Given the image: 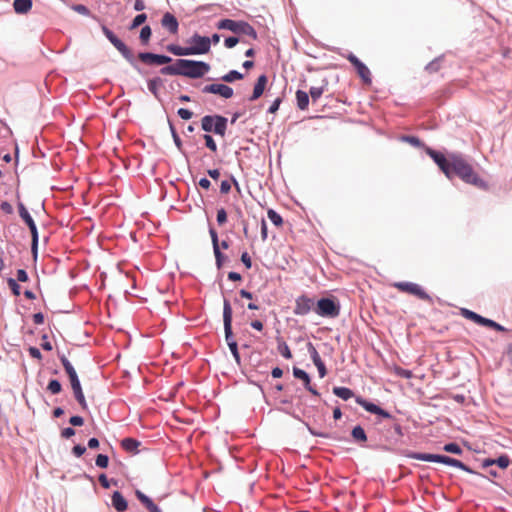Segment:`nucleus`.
Segmentation results:
<instances>
[{"instance_id": "obj_53", "label": "nucleus", "mask_w": 512, "mask_h": 512, "mask_svg": "<svg viewBox=\"0 0 512 512\" xmlns=\"http://www.w3.org/2000/svg\"><path fill=\"white\" fill-rule=\"evenodd\" d=\"M177 114L179 115V117L183 120H189L192 118L193 116V113L188 110V109H185V108H180L177 112Z\"/></svg>"}, {"instance_id": "obj_19", "label": "nucleus", "mask_w": 512, "mask_h": 512, "mask_svg": "<svg viewBox=\"0 0 512 512\" xmlns=\"http://www.w3.org/2000/svg\"><path fill=\"white\" fill-rule=\"evenodd\" d=\"M267 77L266 75H260L257 79V82L254 86L253 93L250 97V101L257 100L264 92L266 84H267Z\"/></svg>"}, {"instance_id": "obj_26", "label": "nucleus", "mask_w": 512, "mask_h": 512, "mask_svg": "<svg viewBox=\"0 0 512 512\" xmlns=\"http://www.w3.org/2000/svg\"><path fill=\"white\" fill-rule=\"evenodd\" d=\"M167 50L176 56L191 55L189 47H181L178 45L171 44L167 46Z\"/></svg>"}, {"instance_id": "obj_29", "label": "nucleus", "mask_w": 512, "mask_h": 512, "mask_svg": "<svg viewBox=\"0 0 512 512\" xmlns=\"http://www.w3.org/2000/svg\"><path fill=\"white\" fill-rule=\"evenodd\" d=\"M461 315L466 318V319H469L477 324L480 325L481 323V320H482V316L469 310V309H466V308H462L461 309Z\"/></svg>"}, {"instance_id": "obj_36", "label": "nucleus", "mask_w": 512, "mask_h": 512, "mask_svg": "<svg viewBox=\"0 0 512 512\" xmlns=\"http://www.w3.org/2000/svg\"><path fill=\"white\" fill-rule=\"evenodd\" d=\"M30 229L32 236V251L35 253L38 245V231L35 222L27 225Z\"/></svg>"}, {"instance_id": "obj_27", "label": "nucleus", "mask_w": 512, "mask_h": 512, "mask_svg": "<svg viewBox=\"0 0 512 512\" xmlns=\"http://www.w3.org/2000/svg\"><path fill=\"white\" fill-rule=\"evenodd\" d=\"M140 443L133 438H125L121 442V446L128 452H135Z\"/></svg>"}, {"instance_id": "obj_46", "label": "nucleus", "mask_w": 512, "mask_h": 512, "mask_svg": "<svg viewBox=\"0 0 512 512\" xmlns=\"http://www.w3.org/2000/svg\"><path fill=\"white\" fill-rule=\"evenodd\" d=\"M146 19H147V16L144 13L137 15L133 19L130 29H135L138 26L142 25L146 21Z\"/></svg>"}, {"instance_id": "obj_21", "label": "nucleus", "mask_w": 512, "mask_h": 512, "mask_svg": "<svg viewBox=\"0 0 512 512\" xmlns=\"http://www.w3.org/2000/svg\"><path fill=\"white\" fill-rule=\"evenodd\" d=\"M111 501H112V506L118 512H124L128 507V503H127L126 499L119 491H115L112 494Z\"/></svg>"}, {"instance_id": "obj_14", "label": "nucleus", "mask_w": 512, "mask_h": 512, "mask_svg": "<svg viewBox=\"0 0 512 512\" xmlns=\"http://www.w3.org/2000/svg\"><path fill=\"white\" fill-rule=\"evenodd\" d=\"M138 59L147 65H163L170 63L172 59L166 55H159L149 52H141L138 54Z\"/></svg>"}, {"instance_id": "obj_28", "label": "nucleus", "mask_w": 512, "mask_h": 512, "mask_svg": "<svg viewBox=\"0 0 512 512\" xmlns=\"http://www.w3.org/2000/svg\"><path fill=\"white\" fill-rule=\"evenodd\" d=\"M60 361H61V363L64 367V370L67 373L69 379L72 377L78 376L75 368L73 367V365L70 363V361L65 356H61Z\"/></svg>"}, {"instance_id": "obj_1", "label": "nucleus", "mask_w": 512, "mask_h": 512, "mask_svg": "<svg viewBox=\"0 0 512 512\" xmlns=\"http://www.w3.org/2000/svg\"><path fill=\"white\" fill-rule=\"evenodd\" d=\"M451 161L449 176H447L449 179L457 176L467 184L480 189L487 188L485 181L479 177L472 165L463 156L453 154Z\"/></svg>"}, {"instance_id": "obj_37", "label": "nucleus", "mask_w": 512, "mask_h": 512, "mask_svg": "<svg viewBox=\"0 0 512 512\" xmlns=\"http://www.w3.org/2000/svg\"><path fill=\"white\" fill-rule=\"evenodd\" d=\"M268 218L271 220V222L277 226L280 227L283 224L282 217L273 209H269L267 212Z\"/></svg>"}, {"instance_id": "obj_43", "label": "nucleus", "mask_w": 512, "mask_h": 512, "mask_svg": "<svg viewBox=\"0 0 512 512\" xmlns=\"http://www.w3.org/2000/svg\"><path fill=\"white\" fill-rule=\"evenodd\" d=\"M441 61H442V58L434 59L433 61H431L430 63L427 64L426 70L429 73L437 72L440 69V67H441Z\"/></svg>"}, {"instance_id": "obj_32", "label": "nucleus", "mask_w": 512, "mask_h": 512, "mask_svg": "<svg viewBox=\"0 0 512 512\" xmlns=\"http://www.w3.org/2000/svg\"><path fill=\"white\" fill-rule=\"evenodd\" d=\"M18 211L20 217L27 225L34 222L33 218L31 217V215L29 214L28 210L22 202L18 203Z\"/></svg>"}, {"instance_id": "obj_25", "label": "nucleus", "mask_w": 512, "mask_h": 512, "mask_svg": "<svg viewBox=\"0 0 512 512\" xmlns=\"http://www.w3.org/2000/svg\"><path fill=\"white\" fill-rule=\"evenodd\" d=\"M333 393L343 400H349L354 395L353 391L347 387H334Z\"/></svg>"}, {"instance_id": "obj_16", "label": "nucleus", "mask_w": 512, "mask_h": 512, "mask_svg": "<svg viewBox=\"0 0 512 512\" xmlns=\"http://www.w3.org/2000/svg\"><path fill=\"white\" fill-rule=\"evenodd\" d=\"M69 381H70L71 388H72L75 399L77 400V402L79 403L81 408L83 410H86L88 405H87V402H86V399H85V396H84V393L82 390V386H81L79 377L78 376L72 377L69 379Z\"/></svg>"}, {"instance_id": "obj_18", "label": "nucleus", "mask_w": 512, "mask_h": 512, "mask_svg": "<svg viewBox=\"0 0 512 512\" xmlns=\"http://www.w3.org/2000/svg\"><path fill=\"white\" fill-rule=\"evenodd\" d=\"M161 24L164 28H166L172 34H175L178 31V25H179L178 21H177L176 17L169 12H167L163 15Z\"/></svg>"}, {"instance_id": "obj_39", "label": "nucleus", "mask_w": 512, "mask_h": 512, "mask_svg": "<svg viewBox=\"0 0 512 512\" xmlns=\"http://www.w3.org/2000/svg\"><path fill=\"white\" fill-rule=\"evenodd\" d=\"M393 371H394L395 375H397V376H399L401 378L411 379L413 377L412 371L404 369V368L399 367V366H395Z\"/></svg>"}, {"instance_id": "obj_55", "label": "nucleus", "mask_w": 512, "mask_h": 512, "mask_svg": "<svg viewBox=\"0 0 512 512\" xmlns=\"http://www.w3.org/2000/svg\"><path fill=\"white\" fill-rule=\"evenodd\" d=\"M213 250H214V255H215V259H216V264H217L218 268H220L222 266L224 255L221 253L220 248H215Z\"/></svg>"}, {"instance_id": "obj_33", "label": "nucleus", "mask_w": 512, "mask_h": 512, "mask_svg": "<svg viewBox=\"0 0 512 512\" xmlns=\"http://www.w3.org/2000/svg\"><path fill=\"white\" fill-rule=\"evenodd\" d=\"M356 401L359 405H361L366 411H368L370 413L374 414L375 412H377L379 410L378 405L368 402L364 399L358 398Z\"/></svg>"}, {"instance_id": "obj_30", "label": "nucleus", "mask_w": 512, "mask_h": 512, "mask_svg": "<svg viewBox=\"0 0 512 512\" xmlns=\"http://www.w3.org/2000/svg\"><path fill=\"white\" fill-rule=\"evenodd\" d=\"M244 75L236 70H231L221 77V80L227 83H232L236 80L243 79Z\"/></svg>"}, {"instance_id": "obj_12", "label": "nucleus", "mask_w": 512, "mask_h": 512, "mask_svg": "<svg viewBox=\"0 0 512 512\" xmlns=\"http://www.w3.org/2000/svg\"><path fill=\"white\" fill-rule=\"evenodd\" d=\"M315 302L312 298L306 295H301L295 300L294 314L299 316H305L315 309Z\"/></svg>"}, {"instance_id": "obj_3", "label": "nucleus", "mask_w": 512, "mask_h": 512, "mask_svg": "<svg viewBox=\"0 0 512 512\" xmlns=\"http://www.w3.org/2000/svg\"><path fill=\"white\" fill-rule=\"evenodd\" d=\"M407 457L421 461L443 463L467 472H471V470L463 462L444 455L410 452L409 454H407Z\"/></svg>"}, {"instance_id": "obj_15", "label": "nucleus", "mask_w": 512, "mask_h": 512, "mask_svg": "<svg viewBox=\"0 0 512 512\" xmlns=\"http://www.w3.org/2000/svg\"><path fill=\"white\" fill-rule=\"evenodd\" d=\"M202 91L203 93L217 94L226 99L231 98L234 94L233 89L228 85L216 83L204 86Z\"/></svg>"}, {"instance_id": "obj_59", "label": "nucleus", "mask_w": 512, "mask_h": 512, "mask_svg": "<svg viewBox=\"0 0 512 512\" xmlns=\"http://www.w3.org/2000/svg\"><path fill=\"white\" fill-rule=\"evenodd\" d=\"M1 210L6 214H12L13 213V207L9 202L3 201L0 204Z\"/></svg>"}, {"instance_id": "obj_51", "label": "nucleus", "mask_w": 512, "mask_h": 512, "mask_svg": "<svg viewBox=\"0 0 512 512\" xmlns=\"http://www.w3.org/2000/svg\"><path fill=\"white\" fill-rule=\"evenodd\" d=\"M228 346H229V349H230L233 357L235 358L236 362L240 363V355L238 352L237 342H231V343H229Z\"/></svg>"}, {"instance_id": "obj_58", "label": "nucleus", "mask_w": 512, "mask_h": 512, "mask_svg": "<svg viewBox=\"0 0 512 512\" xmlns=\"http://www.w3.org/2000/svg\"><path fill=\"white\" fill-rule=\"evenodd\" d=\"M69 423L72 425V426H82L83 423H84V419L81 417V416H72L70 419H69Z\"/></svg>"}, {"instance_id": "obj_23", "label": "nucleus", "mask_w": 512, "mask_h": 512, "mask_svg": "<svg viewBox=\"0 0 512 512\" xmlns=\"http://www.w3.org/2000/svg\"><path fill=\"white\" fill-rule=\"evenodd\" d=\"M297 107L304 111L307 110L309 105V94L303 90L296 91Z\"/></svg>"}, {"instance_id": "obj_50", "label": "nucleus", "mask_w": 512, "mask_h": 512, "mask_svg": "<svg viewBox=\"0 0 512 512\" xmlns=\"http://www.w3.org/2000/svg\"><path fill=\"white\" fill-rule=\"evenodd\" d=\"M279 351L284 358H286V359L292 358V353L286 343H283L282 345L279 346Z\"/></svg>"}, {"instance_id": "obj_62", "label": "nucleus", "mask_w": 512, "mask_h": 512, "mask_svg": "<svg viewBox=\"0 0 512 512\" xmlns=\"http://www.w3.org/2000/svg\"><path fill=\"white\" fill-rule=\"evenodd\" d=\"M75 435V430L71 427H67V428H64L62 431H61V436L63 438H70L72 436Z\"/></svg>"}, {"instance_id": "obj_10", "label": "nucleus", "mask_w": 512, "mask_h": 512, "mask_svg": "<svg viewBox=\"0 0 512 512\" xmlns=\"http://www.w3.org/2000/svg\"><path fill=\"white\" fill-rule=\"evenodd\" d=\"M223 323H224V331H225V339L227 344L231 342H236L233 337L232 332V307L230 302L227 299H224L223 302Z\"/></svg>"}, {"instance_id": "obj_47", "label": "nucleus", "mask_w": 512, "mask_h": 512, "mask_svg": "<svg viewBox=\"0 0 512 512\" xmlns=\"http://www.w3.org/2000/svg\"><path fill=\"white\" fill-rule=\"evenodd\" d=\"M495 464L497 466H499L500 468L505 469L509 466L510 459L507 455H502V456L498 457L497 459H495Z\"/></svg>"}, {"instance_id": "obj_20", "label": "nucleus", "mask_w": 512, "mask_h": 512, "mask_svg": "<svg viewBox=\"0 0 512 512\" xmlns=\"http://www.w3.org/2000/svg\"><path fill=\"white\" fill-rule=\"evenodd\" d=\"M135 495L137 499L146 507L149 512H162L156 504L146 496L142 491L136 490Z\"/></svg>"}, {"instance_id": "obj_2", "label": "nucleus", "mask_w": 512, "mask_h": 512, "mask_svg": "<svg viewBox=\"0 0 512 512\" xmlns=\"http://www.w3.org/2000/svg\"><path fill=\"white\" fill-rule=\"evenodd\" d=\"M210 70L209 64L202 61L178 59L172 65L160 70L163 75H182L189 78H200Z\"/></svg>"}, {"instance_id": "obj_8", "label": "nucleus", "mask_w": 512, "mask_h": 512, "mask_svg": "<svg viewBox=\"0 0 512 512\" xmlns=\"http://www.w3.org/2000/svg\"><path fill=\"white\" fill-rule=\"evenodd\" d=\"M187 43L190 44L188 47L191 55L206 54L210 51L211 40L209 37L194 34L187 40Z\"/></svg>"}, {"instance_id": "obj_61", "label": "nucleus", "mask_w": 512, "mask_h": 512, "mask_svg": "<svg viewBox=\"0 0 512 512\" xmlns=\"http://www.w3.org/2000/svg\"><path fill=\"white\" fill-rule=\"evenodd\" d=\"M405 141L410 143L411 145L415 146V147H420L421 146V141L419 138L417 137H414V136H407L405 137Z\"/></svg>"}, {"instance_id": "obj_60", "label": "nucleus", "mask_w": 512, "mask_h": 512, "mask_svg": "<svg viewBox=\"0 0 512 512\" xmlns=\"http://www.w3.org/2000/svg\"><path fill=\"white\" fill-rule=\"evenodd\" d=\"M28 279H29L28 274L24 269L17 270V280L16 281L26 282V281H28Z\"/></svg>"}, {"instance_id": "obj_31", "label": "nucleus", "mask_w": 512, "mask_h": 512, "mask_svg": "<svg viewBox=\"0 0 512 512\" xmlns=\"http://www.w3.org/2000/svg\"><path fill=\"white\" fill-rule=\"evenodd\" d=\"M351 434L356 442L362 443L367 440L366 433L361 426L354 427Z\"/></svg>"}, {"instance_id": "obj_17", "label": "nucleus", "mask_w": 512, "mask_h": 512, "mask_svg": "<svg viewBox=\"0 0 512 512\" xmlns=\"http://www.w3.org/2000/svg\"><path fill=\"white\" fill-rule=\"evenodd\" d=\"M308 352L311 356V359L314 363V365L317 367L320 378H324L327 374V370L325 367L324 362L322 361L321 357L319 356V353L317 352L316 348L313 346L312 343H308Z\"/></svg>"}, {"instance_id": "obj_13", "label": "nucleus", "mask_w": 512, "mask_h": 512, "mask_svg": "<svg viewBox=\"0 0 512 512\" xmlns=\"http://www.w3.org/2000/svg\"><path fill=\"white\" fill-rule=\"evenodd\" d=\"M347 60L355 67L357 74L363 80V82L370 84L371 73L369 68L352 53L347 56Z\"/></svg>"}, {"instance_id": "obj_40", "label": "nucleus", "mask_w": 512, "mask_h": 512, "mask_svg": "<svg viewBox=\"0 0 512 512\" xmlns=\"http://www.w3.org/2000/svg\"><path fill=\"white\" fill-rule=\"evenodd\" d=\"M443 450L448 453L460 455L462 453L461 447L457 443H448L443 446Z\"/></svg>"}, {"instance_id": "obj_44", "label": "nucleus", "mask_w": 512, "mask_h": 512, "mask_svg": "<svg viewBox=\"0 0 512 512\" xmlns=\"http://www.w3.org/2000/svg\"><path fill=\"white\" fill-rule=\"evenodd\" d=\"M152 31L149 26H144L140 31V40L146 44L150 37H151Z\"/></svg>"}, {"instance_id": "obj_41", "label": "nucleus", "mask_w": 512, "mask_h": 512, "mask_svg": "<svg viewBox=\"0 0 512 512\" xmlns=\"http://www.w3.org/2000/svg\"><path fill=\"white\" fill-rule=\"evenodd\" d=\"M47 389L52 393V394H58L61 392L62 390V385L61 383L56 380V379H52L49 381L48 383V386H47Z\"/></svg>"}, {"instance_id": "obj_9", "label": "nucleus", "mask_w": 512, "mask_h": 512, "mask_svg": "<svg viewBox=\"0 0 512 512\" xmlns=\"http://www.w3.org/2000/svg\"><path fill=\"white\" fill-rule=\"evenodd\" d=\"M393 287L398 289L400 292L408 293L416 296L423 301H431L430 295L418 284L412 282H396Z\"/></svg>"}, {"instance_id": "obj_7", "label": "nucleus", "mask_w": 512, "mask_h": 512, "mask_svg": "<svg viewBox=\"0 0 512 512\" xmlns=\"http://www.w3.org/2000/svg\"><path fill=\"white\" fill-rule=\"evenodd\" d=\"M104 35L113 44V46L122 54V56L132 65L135 63L134 54L110 29L102 27Z\"/></svg>"}, {"instance_id": "obj_54", "label": "nucleus", "mask_w": 512, "mask_h": 512, "mask_svg": "<svg viewBox=\"0 0 512 512\" xmlns=\"http://www.w3.org/2000/svg\"><path fill=\"white\" fill-rule=\"evenodd\" d=\"M209 233H210V236H211V240H212V244H213V249L220 248L219 241H218V235H217L216 231L213 228H210L209 229Z\"/></svg>"}, {"instance_id": "obj_6", "label": "nucleus", "mask_w": 512, "mask_h": 512, "mask_svg": "<svg viewBox=\"0 0 512 512\" xmlns=\"http://www.w3.org/2000/svg\"><path fill=\"white\" fill-rule=\"evenodd\" d=\"M314 311L321 317L336 318L340 314V305L332 298H322L316 303Z\"/></svg>"}, {"instance_id": "obj_4", "label": "nucleus", "mask_w": 512, "mask_h": 512, "mask_svg": "<svg viewBox=\"0 0 512 512\" xmlns=\"http://www.w3.org/2000/svg\"><path fill=\"white\" fill-rule=\"evenodd\" d=\"M218 29H226L235 34H242L249 36L253 40L257 39L256 30L247 22L235 21L231 19H222L217 24Z\"/></svg>"}, {"instance_id": "obj_49", "label": "nucleus", "mask_w": 512, "mask_h": 512, "mask_svg": "<svg viewBox=\"0 0 512 512\" xmlns=\"http://www.w3.org/2000/svg\"><path fill=\"white\" fill-rule=\"evenodd\" d=\"M7 283H8L9 288L12 290L13 294L15 296H19L20 295V286L18 285L17 281L13 278H9Z\"/></svg>"}, {"instance_id": "obj_38", "label": "nucleus", "mask_w": 512, "mask_h": 512, "mask_svg": "<svg viewBox=\"0 0 512 512\" xmlns=\"http://www.w3.org/2000/svg\"><path fill=\"white\" fill-rule=\"evenodd\" d=\"M162 85V79L159 77L150 79L148 81V89L151 93H153L155 96H157L158 88Z\"/></svg>"}, {"instance_id": "obj_52", "label": "nucleus", "mask_w": 512, "mask_h": 512, "mask_svg": "<svg viewBox=\"0 0 512 512\" xmlns=\"http://www.w3.org/2000/svg\"><path fill=\"white\" fill-rule=\"evenodd\" d=\"M227 221V213L224 208L217 211V222L219 225L225 224Z\"/></svg>"}, {"instance_id": "obj_11", "label": "nucleus", "mask_w": 512, "mask_h": 512, "mask_svg": "<svg viewBox=\"0 0 512 512\" xmlns=\"http://www.w3.org/2000/svg\"><path fill=\"white\" fill-rule=\"evenodd\" d=\"M426 153L434 160V162L438 165L440 170L446 175L449 176L451 160L453 154H449L448 156L443 155L440 152H437L431 148H426Z\"/></svg>"}, {"instance_id": "obj_34", "label": "nucleus", "mask_w": 512, "mask_h": 512, "mask_svg": "<svg viewBox=\"0 0 512 512\" xmlns=\"http://www.w3.org/2000/svg\"><path fill=\"white\" fill-rule=\"evenodd\" d=\"M293 375L295 378L302 380L304 382L305 386H308V384L310 383L309 375L304 370H302L300 368L294 367Z\"/></svg>"}, {"instance_id": "obj_57", "label": "nucleus", "mask_w": 512, "mask_h": 512, "mask_svg": "<svg viewBox=\"0 0 512 512\" xmlns=\"http://www.w3.org/2000/svg\"><path fill=\"white\" fill-rule=\"evenodd\" d=\"M239 43V38L237 37H228L225 39L224 44L227 48H233Z\"/></svg>"}, {"instance_id": "obj_35", "label": "nucleus", "mask_w": 512, "mask_h": 512, "mask_svg": "<svg viewBox=\"0 0 512 512\" xmlns=\"http://www.w3.org/2000/svg\"><path fill=\"white\" fill-rule=\"evenodd\" d=\"M30 229L32 236V251L35 253L38 245V231L35 222L27 225Z\"/></svg>"}, {"instance_id": "obj_64", "label": "nucleus", "mask_w": 512, "mask_h": 512, "mask_svg": "<svg viewBox=\"0 0 512 512\" xmlns=\"http://www.w3.org/2000/svg\"><path fill=\"white\" fill-rule=\"evenodd\" d=\"M29 354H30L31 357H33L35 359H39L40 360L42 358L41 352L36 347H30L29 348Z\"/></svg>"}, {"instance_id": "obj_56", "label": "nucleus", "mask_w": 512, "mask_h": 512, "mask_svg": "<svg viewBox=\"0 0 512 512\" xmlns=\"http://www.w3.org/2000/svg\"><path fill=\"white\" fill-rule=\"evenodd\" d=\"M241 261L242 263L245 265V267L247 269H250L251 266H252V261H251V257L249 256V254L247 252H243L242 255H241Z\"/></svg>"}, {"instance_id": "obj_42", "label": "nucleus", "mask_w": 512, "mask_h": 512, "mask_svg": "<svg viewBox=\"0 0 512 512\" xmlns=\"http://www.w3.org/2000/svg\"><path fill=\"white\" fill-rule=\"evenodd\" d=\"M480 325L486 326V327H489V328H493V329H495L497 331H503L504 330V328L500 324L496 323L493 320L484 318V317H482Z\"/></svg>"}, {"instance_id": "obj_45", "label": "nucleus", "mask_w": 512, "mask_h": 512, "mask_svg": "<svg viewBox=\"0 0 512 512\" xmlns=\"http://www.w3.org/2000/svg\"><path fill=\"white\" fill-rule=\"evenodd\" d=\"M203 138L205 140L206 147L210 149L212 152H217V145L212 136L209 134H205Z\"/></svg>"}, {"instance_id": "obj_63", "label": "nucleus", "mask_w": 512, "mask_h": 512, "mask_svg": "<svg viewBox=\"0 0 512 512\" xmlns=\"http://www.w3.org/2000/svg\"><path fill=\"white\" fill-rule=\"evenodd\" d=\"M86 452V448L82 445H76L73 447V453L77 457H81Z\"/></svg>"}, {"instance_id": "obj_48", "label": "nucleus", "mask_w": 512, "mask_h": 512, "mask_svg": "<svg viewBox=\"0 0 512 512\" xmlns=\"http://www.w3.org/2000/svg\"><path fill=\"white\" fill-rule=\"evenodd\" d=\"M95 462L98 467L107 468L108 463H109V458H108V456H106L104 454H99V455H97Z\"/></svg>"}, {"instance_id": "obj_22", "label": "nucleus", "mask_w": 512, "mask_h": 512, "mask_svg": "<svg viewBox=\"0 0 512 512\" xmlns=\"http://www.w3.org/2000/svg\"><path fill=\"white\" fill-rule=\"evenodd\" d=\"M13 8L17 14H27L32 8V0H14Z\"/></svg>"}, {"instance_id": "obj_5", "label": "nucleus", "mask_w": 512, "mask_h": 512, "mask_svg": "<svg viewBox=\"0 0 512 512\" xmlns=\"http://www.w3.org/2000/svg\"><path fill=\"white\" fill-rule=\"evenodd\" d=\"M201 128L207 133L224 137L227 130V118L221 115H206L201 119Z\"/></svg>"}, {"instance_id": "obj_24", "label": "nucleus", "mask_w": 512, "mask_h": 512, "mask_svg": "<svg viewBox=\"0 0 512 512\" xmlns=\"http://www.w3.org/2000/svg\"><path fill=\"white\" fill-rule=\"evenodd\" d=\"M328 83L325 81V83L321 86H313L309 90V95L311 96L312 103H315L327 90Z\"/></svg>"}]
</instances>
